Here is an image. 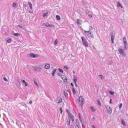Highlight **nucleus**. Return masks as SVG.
Wrapping results in <instances>:
<instances>
[{
  "label": "nucleus",
  "mask_w": 128,
  "mask_h": 128,
  "mask_svg": "<svg viewBox=\"0 0 128 128\" xmlns=\"http://www.w3.org/2000/svg\"><path fill=\"white\" fill-rule=\"evenodd\" d=\"M34 68L36 72H42V68L36 66H34Z\"/></svg>",
  "instance_id": "9"
},
{
  "label": "nucleus",
  "mask_w": 128,
  "mask_h": 128,
  "mask_svg": "<svg viewBox=\"0 0 128 128\" xmlns=\"http://www.w3.org/2000/svg\"><path fill=\"white\" fill-rule=\"evenodd\" d=\"M76 124L78 128H80V120H76Z\"/></svg>",
  "instance_id": "8"
},
{
  "label": "nucleus",
  "mask_w": 128,
  "mask_h": 128,
  "mask_svg": "<svg viewBox=\"0 0 128 128\" xmlns=\"http://www.w3.org/2000/svg\"><path fill=\"white\" fill-rule=\"evenodd\" d=\"M99 76H100L101 80H104V76H102V75L100 74Z\"/></svg>",
  "instance_id": "33"
},
{
  "label": "nucleus",
  "mask_w": 128,
  "mask_h": 128,
  "mask_svg": "<svg viewBox=\"0 0 128 128\" xmlns=\"http://www.w3.org/2000/svg\"><path fill=\"white\" fill-rule=\"evenodd\" d=\"M16 4H17L16 3L14 2V3H13V7H14V8H16Z\"/></svg>",
  "instance_id": "32"
},
{
  "label": "nucleus",
  "mask_w": 128,
  "mask_h": 128,
  "mask_svg": "<svg viewBox=\"0 0 128 128\" xmlns=\"http://www.w3.org/2000/svg\"><path fill=\"white\" fill-rule=\"evenodd\" d=\"M88 16H89V18H92V14H88Z\"/></svg>",
  "instance_id": "42"
},
{
  "label": "nucleus",
  "mask_w": 128,
  "mask_h": 128,
  "mask_svg": "<svg viewBox=\"0 0 128 128\" xmlns=\"http://www.w3.org/2000/svg\"><path fill=\"white\" fill-rule=\"evenodd\" d=\"M61 78L62 80L64 82H68V80L66 79V76L64 75H62Z\"/></svg>",
  "instance_id": "7"
},
{
  "label": "nucleus",
  "mask_w": 128,
  "mask_h": 128,
  "mask_svg": "<svg viewBox=\"0 0 128 128\" xmlns=\"http://www.w3.org/2000/svg\"><path fill=\"white\" fill-rule=\"evenodd\" d=\"M118 50L120 54L122 56H126V52H124V50L123 49L119 48Z\"/></svg>",
  "instance_id": "4"
},
{
  "label": "nucleus",
  "mask_w": 128,
  "mask_h": 128,
  "mask_svg": "<svg viewBox=\"0 0 128 128\" xmlns=\"http://www.w3.org/2000/svg\"><path fill=\"white\" fill-rule=\"evenodd\" d=\"M28 6H29L30 8V9L32 10V4L30 2H28Z\"/></svg>",
  "instance_id": "22"
},
{
  "label": "nucleus",
  "mask_w": 128,
  "mask_h": 128,
  "mask_svg": "<svg viewBox=\"0 0 128 128\" xmlns=\"http://www.w3.org/2000/svg\"><path fill=\"white\" fill-rule=\"evenodd\" d=\"M50 68V64H45V68L46 70H48V68Z\"/></svg>",
  "instance_id": "14"
},
{
  "label": "nucleus",
  "mask_w": 128,
  "mask_h": 128,
  "mask_svg": "<svg viewBox=\"0 0 128 128\" xmlns=\"http://www.w3.org/2000/svg\"><path fill=\"white\" fill-rule=\"evenodd\" d=\"M34 84H36V86H38V82L36 81H34Z\"/></svg>",
  "instance_id": "40"
},
{
  "label": "nucleus",
  "mask_w": 128,
  "mask_h": 128,
  "mask_svg": "<svg viewBox=\"0 0 128 128\" xmlns=\"http://www.w3.org/2000/svg\"><path fill=\"white\" fill-rule=\"evenodd\" d=\"M93 120H94V118H93Z\"/></svg>",
  "instance_id": "53"
},
{
  "label": "nucleus",
  "mask_w": 128,
  "mask_h": 128,
  "mask_svg": "<svg viewBox=\"0 0 128 128\" xmlns=\"http://www.w3.org/2000/svg\"><path fill=\"white\" fill-rule=\"evenodd\" d=\"M49 28H54V26L52 24H50L49 26Z\"/></svg>",
  "instance_id": "39"
},
{
  "label": "nucleus",
  "mask_w": 128,
  "mask_h": 128,
  "mask_svg": "<svg viewBox=\"0 0 128 128\" xmlns=\"http://www.w3.org/2000/svg\"><path fill=\"white\" fill-rule=\"evenodd\" d=\"M73 74H76V72H73Z\"/></svg>",
  "instance_id": "52"
},
{
  "label": "nucleus",
  "mask_w": 128,
  "mask_h": 128,
  "mask_svg": "<svg viewBox=\"0 0 128 128\" xmlns=\"http://www.w3.org/2000/svg\"><path fill=\"white\" fill-rule=\"evenodd\" d=\"M21 81L22 82H23V84H24L25 86H28V83H26V82L25 80H22Z\"/></svg>",
  "instance_id": "15"
},
{
  "label": "nucleus",
  "mask_w": 128,
  "mask_h": 128,
  "mask_svg": "<svg viewBox=\"0 0 128 128\" xmlns=\"http://www.w3.org/2000/svg\"><path fill=\"white\" fill-rule=\"evenodd\" d=\"M56 18L58 20H60V16L58 15L56 16Z\"/></svg>",
  "instance_id": "24"
},
{
  "label": "nucleus",
  "mask_w": 128,
  "mask_h": 128,
  "mask_svg": "<svg viewBox=\"0 0 128 128\" xmlns=\"http://www.w3.org/2000/svg\"><path fill=\"white\" fill-rule=\"evenodd\" d=\"M28 56H30V58H38V54H34V53H30L28 54Z\"/></svg>",
  "instance_id": "5"
},
{
  "label": "nucleus",
  "mask_w": 128,
  "mask_h": 128,
  "mask_svg": "<svg viewBox=\"0 0 128 128\" xmlns=\"http://www.w3.org/2000/svg\"><path fill=\"white\" fill-rule=\"evenodd\" d=\"M3 80H4V82H8V79H6V78H4Z\"/></svg>",
  "instance_id": "34"
},
{
  "label": "nucleus",
  "mask_w": 128,
  "mask_h": 128,
  "mask_svg": "<svg viewBox=\"0 0 128 128\" xmlns=\"http://www.w3.org/2000/svg\"><path fill=\"white\" fill-rule=\"evenodd\" d=\"M90 108L92 112H96V108H94V106H90Z\"/></svg>",
  "instance_id": "20"
},
{
  "label": "nucleus",
  "mask_w": 128,
  "mask_h": 128,
  "mask_svg": "<svg viewBox=\"0 0 128 128\" xmlns=\"http://www.w3.org/2000/svg\"><path fill=\"white\" fill-rule=\"evenodd\" d=\"M56 72V68H54L52 72V76H54V74Z\"/></svg>",
  "instance_id": "17"
},
{
  "label": "nucleus",
  "mask_w": 128,
  "mask_h": 128,
  "mask_svg": "<svg viewBox=\"0 0 128 128\" xmlns=\"http://www.w3.org/2000/svg\"><path fill=\"white\" fill-rule=\"evenodd\" d=\"M6 42H8V44H10V43L12 42V39L8 38V39L6 40Z\"/></svg>",
  "instance_id": "23"
},
{
  "label": "nucleus",
  "mask_w": 128,
  "mask_h": 128,
  "mask_svg": "<svg viewBox=\"0 0 128 128\" xmlns=\"http://www.w3.org/2000/svg\"><path fill=\"white\" fill-rule=\"evenodd\" d=\"M64 68H66V70H68V66H64Z\"/></svg>",
  "instance_id": "36"
},
{
  "label": "nucleus",
  "mask_w": 128,
  "mask_h": 128,
  "mask_svg": "<svg viewBox=\"0 0 128 128\" xmlns=\"http://www.w3.org/2000/svg\"><path fill=\"white\" fill-rule=\"evenodd\" d=\"M123 42H124V48H126V36H124L123 38Z\"/></svg>",
  "instance_id": "11"
},
{
  "label": "nucleus",
  "mask_w": 128,
  "mask_h": 128,
  "mask_svg": "<svg viewBox=\"0 0 128 128\" xmlns=\"http://www.w3.org/2000/svg\"><path fill=\"white\" fill-rule=\"evenodd\" d=\"M109 92H110V94H111L112 96H114V92H112V90H110V91H109Z\"/></svg>",
  "instance_id": "28"
},
{
  "label": "nucleus",
  "mask_w": 128,
  "mask_h": 128,
  "mask_svg": "<svg viewBox=\"0 0 128 128\" xmlns=\"http://www.w3.org/2000/svg\"><path fill=\"white\" fill-rule=\"evenodd\" d=\"M79 102L80 103V106H82L84 102V98L82 96H80L78 100Z\"/></svg>",
  "instance_id": "3"
},
{
  "label": "nucleus",
  "mask_w": 128,
  "mask_h": 128,
  "mask_svg": "<svg viewBox=\"0 0 128 128\" xmlns=\"http://www.w3.org/2000/svg\"><path fill=\"white\" fill-rule=\"evenodd\" d=\"M12 34L14 36H20V34L19 33H14V31L12 32Z\"/></svg>",
  "instance_id": "13"
},
{
  "label": "nucleus",
  "mask_w": 128,
  "mask_h": 128,
  "mask_svg": "<svg viewBox=\"0 0 128 128\" xmlns=\"http://www.w3.org/2000/svg\"><path fill=\"white\" fill-rule=\"evenodd\" d=\"M25 6H26V5H25Z\"/></svg>",
  "instance_id": "55"
},
{
  "label": "nucleus",
  "mask_w": 128,
  "mask_h": 128,
  "mask_svg": "<svg viewBox=\"0 0 128 128\" xmlns=\"http://www.w3.org/2000/svg\"><path fill=\"white\" fill-rule=\"evenodd\" d=\"M58 70H59V72H64V70H62V68H58Z\"/></svg>",
  "instance_id": "30"
},
{
  "label": "nucleus",
  "mask_w": 128,
  "mask_h": 128,
  "mask_svg": "<svg viewBox=\"0 0 128 128\" xmlns=\"http://www.w3.org/2000/svg\"><path fill=\"white\" fill-rule=\"evenodd\" d=\"M44 26H47V27H48V28H50V24H45Z\"/></svg>",
  "instance_id": "41"
},
{
  "label": "nucleus",
  "mask_w": 128,
  "mask_h": 128,
  "mask_svg": "<svg viewBox=\"0 0 128 128\" xmlns=\"http://www.w3.org/2000/svg\"><path fill=\"white\" fill-rule=\"evenodd\" d=\"M59 76L62 78V74H59Z\"/></svg>",
  "instance_id": "46"
},
{
  "label": "nucleus",
  "mask_w": 128,
  "mask_h": 128,
  "mask_svg": "<svg viewBox=\"0 0 128 128\" xmlns=\"http://www.w3.org/2000/svg\"><path fill=\"white\" fill-rule=\"evenodd\" d=\"M106 109L107 110L109 114H112V108H110V106H106Z\"/></svg>",
  "instance_id": "6"
},
{
  "label": "nucleus",
  "mask_w": 128,
  "mask_h": 128,
  "mask_svg": "<svg viewBox=\"0 0 128 128\" xmlns=\"http://www.w3.org/2000/svg\"><path fill=\"white\" fill-rule=\"evenodd\" d=\"M110 104H112V99L110 100Z\"/></svg>",
  "instance_id": "48"
},
{
  "label": "nucleus",
  "mask_w": 128,
  "mask_h": 128,
  "mask_svg": "<svg viewBox=\"0 0 128 128\" xmlns=\"http://www.w3.org/2000/svg\"><path fill=\"white\" fill-rule=\"evenodd\" d=\"M117 6L118 8H120V6L121 8H122V4H120V2H118V5Z\"/></svg>",
  "instance_id": "19"
},
{
  "label": "nucleus",
  "mask_w": 128,
  "mask_h": 128,
  "mask_svg": "<svg viewBox=\"0 0 128 128\" xmlns=\"http://www.w3.org/2000/svg\"><path fill=\"white\" fill-rule=\"evenodd\" d=\"M114 35H112L111 36V42L112 44H114Z\"/></svg>",
  "instance_id": "16"
},
{
  "label": "nucleus",
  "mask_w": 128,
  "mask_h": 128,
  "mask_svg": "<svg viewBox=\"0 0 128 128\" xmlns=\"http://www.w3.org/2000/svg\"><path fill=\"white\" fill-rule=\"evenodd\" d=\"M92 128H96V127H95L94 126V125L92 126Z\"/></svg>",
  "instance_id": "50"
},
{
  "label": "nucleus",
  "mask_w": 128,
  "mask_h": 128,
  "mask_svg": "<svg viewBox=\"0 0 128 128\" xmlns=\"http://www.w3.org/2000/svg\"><path fill=\"white\" fill-rule=\"evenodd\" d=\"M71 86H74V84H73L72 83H71Z\"/></svg>",
  "instance_id": "51"
},
{
  "label": "nucleus",
  "mask_w": 128,
  "mask_h": 128,
  "mask_svg": "<svg viewBox=\"0 0 128 128\" xmlns=\"http://www.w3.org/2000/svg\"><path fill=\"white\" fill-rule=\"evenodd\" d=\"M77 24H82V20H80V19H78L77 20Z\"/></svg>",
  "instance_id": "12"
},
{
  "label": "nucleus",
  "mask_w": 128,
  "mask_h": 128,
  "mask_svg": "<svg viewBox=\"0 0 128 128\" xmlns=\"http://www.w3.org/2000/svg\"><path fill=\"white\" fill-rule=\"evenodd\" d=\"M81 40L84 46H85L86 48H88V41H86V38H84V36H82L81 37Z\"/></svg>",
  "instance_id": "1"
},
{
  "label": "nucleus",
  "mask_w": 128,
  "mask_h": 128,
  "mask_svg": "<svg viewBox=\"0 0 128 128\" xmlns=\"http://www.w3.org/2000/svg\"><path fill=\"white\" fill-rule=\"evenodd\" d=\"M62 102V98L58 97L56 99V102L57 104H60Z\"/></svg>",
  "instance_id": "10"
},
{
  "label": "nucleus",
  "mask_w": 128,
  "mask_h": 128,
  "mask_svg": "<svg viewBox=\"0 0 128 128\" xmlns=\"http://www.w3.org/2000/svg\"><path fill=\"white\" fill-rule=\"evenodd\" d=\"M72 91L74 94H76V89H74V88H72Z\"/></svg>",
  "instance_id": "25"
},
{
  "label": "nucleus",
  "mask_w": 128,
  "mask_h": 128,
  "mask_svg": "<svg viewBox=\"0 0 128 128\" xmlns=\"http://www.w3.org/2000/svg\"><path fill=\"white\" fill-rule=\"evenodd\" d=\"M77 80H78V79L76 78V76H74V84L76 83Z\"/></svg>",
  "instance_id": "18"
},
{
  "label": "nucleus",
  "mask_w": 128,
  "mask_h": 128,
  "mask_svg": "<svg viewBox=\"0 0 128 128\" xmlns=\"http://www.w3.org/2000/svg\"><path fill=\"white\" fill-rule=\"evenodd\" d=\"M121 122L122 124H123L124 126H126V122H124V120H122Z\"/></svg>",
  "instance_id": "26"
},
{
  "label": "nucleus",
  "mask_w": 128,
  "mask_h": 128,
  "mask_svg": "<svg viewBox=\"0 0 128 128\" xmlns=\"http://www.w3.org/2000/svg\"><path fill=\"white\" fill-rule=\"evenodd\" d=\"M70 128H74V126H70Z\"/></svg>",
  "instance_id": "45"
},
{
  "label": "nucleus",
  "mask_w": 128,
  "mask_h": 128,
  "mask_svg": "<svg viewBox=\"0 0 128 128\" xmlns=\"http://www.w3.org/2000/svg\"><path fill=\"white\" fill-rule=\"evenodd\" d=\"M75 84V86H76V88H78V84H76V83H74Z\"/></svg>",
  "instance_id": "47"
},
{
  "label": "nucleus",
  "mask_w": 128,
  "mask_h": 128,
  "mask_svg": "<svg viewBox=\"0 0 128 128\" xmlns=\"http://www.w3.org/2000/svg\"><path fill=\"white\" fill-rule=\"evenodd\" d=\"M90 28H91V30H92V26H90Z\"/></svg>",
  "instance_id": "49"
},
{
  "label": "nucleus",
  "mask_w": 128,
  "mask_h": 128,
  "mask_svg": "<svg viewBox=\"0 0 128 128\" xmlns=\"http://www.w3.org/2000/svg\"><path fill=\"white\" fill-rule=\"evenodd\" d=\"M122 104H120V105H119V108H122Z\"/></svg>",
  "instance_id": "38"
},
{
  "label": "nucleus",
  "mask_w": 128,
  "mask_h": 128,
  "mask_svg": "<svg viewBox=\"0 0 128 128\" xmlns=\"http://www.w3.org/2000/svg\"><path fill=\"white\" fill-rule=\"evenodd\" d=\"M64 96H66H66H68V93H66L64 91Z\"/></svg>",
  "instance_id": "31"
},
{
  "label": "nucleus",
  "mask_w": 128,
  "mask_h": 128,
  "mask_svg": "<svg viewBox=\"0 0 128 128\" xmlns=\"http://www.w3.org/2000/svg\"><path fill=\"white\" fill-rule=\"evenodd\" d=\"M93 120H94V118H93Z\"/></svg>",
  "instance_id": "54"
},
{
  "label": "nucleus",
  "mask_w": 128,
  "mask_h": 128,
  "mask_svg": "<svg viewBox=\"0 0 128 128\" xmlns=\"http://www.w3.org/2000/svg\"><path fill=\"white\" fill-rule=\"evenodd\" d=\"M84 32L86 33V36H88V38H94V34H92V32L88 30H84Z\"/></svg>",
  "instance_id": "2"
},
{
  "label": "nucleus",
  "mask_w": 128,
  "mask_h": 128,
  "mask_svg": "<svg viewBox=\"0 0 128 128\" xmlns=\"http://www.w3.org/2000/svg\"><path fill=\"white\" fill-rule=\"evenodd\" d=\"M58 40L56 39V40H54V46H56V44H58Z\"/></svg>",
  "instance_id": "29"
},
{
  "label": "nucleus",
  "mask_w": 128,
  "mask_h": 128,
  "mask_svg": "<svg viewBox=\"0 0 128 128\" xmlns=\"http://www.w3.org/2000/svg\"><path fill=\"white\" fill-rule=\"evenodd\" d=\"M70 119L68 118V120L67 121V124H68V126H70Z\"/></svg>",
  "instance_id": "27"
},
{
  "label": "nucleus",
  "mask_w": 128,
  "mask_h": 128,
  "mask_svg": "<svg viewBox=\"0 0 128 128\" xmlns=\"http://www.w3.org/2000/svg\"><path fill=\"white\" fill-rule=\"evenodd\" d=\"M48 14V12H46L43 14L42 16L46 18Z\"/></svg>",
  "instance_id": "21"
},
{
  "label": "nucleus",
  "mask_w": 128,
  "mask_h": 128,
  "mask_svg": "<svg viewBox=\"0 0 128 128\" xmlns=\"http://www.w3.org/2000/svg\"><path fill=\"white\" fill-rule=\"evenodd\" d=\"M29 104H32V101L30 100V101L29 102Z\"/></svg>",
  "instance_id": "43"
},
{
  "label": "nucleus",
  "mask_w": 128,
  "mask_h": 128,
  "mask_svg": "<svg viewBox=\"0 0 128 128\" xmlns=\"http://www.w3.org/2000/svg\"><path fill=\"white\" fill-rule=\"evenodd\" d=\"M18 26L20 28H22V26H21L20 25H18Z\"/></svg>",
  "instance_id": "44"
},
{
  "label": "nucleus",
  "mask_w": 128,
  "mask_h": 128,
  "mask_svg": "<svg viewBox=\"0 0 128 128\" xmlns=\"http://www.w3.org/2000/svg\"><path fill=\"white\" fill-rule=\"evenodd\" d=\"M60 114H62V107H60Z\"/></svg>",
  "instance_id": "37"
},
{
  "label": "nucleus",
  "mask_w": 128,
  "mask_h": 128,
  "mask_svg": "<svg viewBox=\"0 0 128 128\" xmlns=\"http://www.w3.org/2000/svg\"><path fill=\"white\" fill-rule=\"evenodd\" d=\"M98 106H102V104L100 103V102L98 101Z\"/></svg>",
  "instance_id": "35"
}]
</instances>
